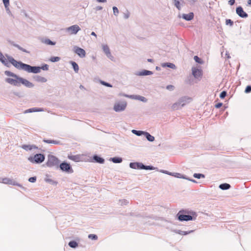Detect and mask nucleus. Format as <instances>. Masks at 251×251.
Returning a JSON list of instances; mask_svg holds the SVG:
<instances>
[{
	"mask_svg": "<svg viewBox=\"0 0 251 251\" xmlns=\"http://www.w3.org/2000/svg\"><path fill=\"white\" fill-rule=\"evenodd\" d=\"M9 63H11L18 69L23 70L28 73H38L40 72L39 67H32L21 62H18L11 57H9Z\"/></svg>",
	"mask_w": 251,
	"mask_h": 251,
	"instance_id": "f257e3e1",
	"label": "nucleus"
},
{
	"mask_svg": "<svg viewBox=\"0 0 251 251\" xmlns=\"http://www.w3.org/2000/svg\"><path fill=\"white\" fill-rule=\"evenodd\" d=\"M28 159L32 163H41L44 161L45 156L42 154L38 153L33 156H30Z\"/></svg>",
	"mask_w": 251,
	"mask_h": 251,
	"instance_id": "f03ea898",
	"label": "nucleus"
},
{
	"mask_svg": "<svg viewBox=\"0 0 251 251\" xmlns=\"http://www.w3.org/2000/svg\"><path fill=\"white\" fill-rule=\"evenodd\" d=\"M59 164V160L55 156H50L47 163V165L49 167L58 166Z\"/></svg>",
	"mask_w": 251,
	"mask_h": 251,
	"instance_id": "7ed1b4c3",
	"label": "nucleus"
},
{
	"mask_svg": "<svg viewBox=\"0 0 251 251\" xmlns=\"http://www.w3.org/2000/svg\"><path fill=\"white\" fill-rule=\"evenodd\" d=\"M126 106V103L125 101L116 102L114 106V110L116 112L123 111Z\"/></svg>",
	"mask_w": 251,
	"mask_h": 251,
	"instance_id": "20e7f679",
	"label": "nucleus"
},
{
	"mask_svg": "<svg viewBox=\"0 0 251 251\" xmlns=\"http://www.w3.org/2000/svg\"><path fill=\"white\" fill-rule=\"evenodd\" d=\"M80 30V28L76 25L71 26L66 29V30L69 32L70 34H76Z\"/></svg>",
	"mask_w": 251,
	"mask_h": 251,
	"instance_id": "39448f33",
	"label": "nucleus"
},
{
	"mask_svg": "<svg viewBox=\"0 0 251 251\" xmlns=\"http://www.w3.org/2000/svg\"><path fill=\"white\" fill-rule=\"evenodd\" d=\"M184 211H180L177 214L178 218L179 221H190L192 220V217L188 215L182 214Z\"/></svg>",
	"mask_w": 251,
	"mask_h": 251,
	"instance_id": "423d86ee",
	"label": "nucleus"
},
{
	"mask_svg": "<svg viewBox=\"0 0 251 251\" xmlns=\"http://www.w3.org/2000/svg\"><path fill=\"white\" fill-rule=\"evenodd\" d=\"M20 77L17 75L16 77L6 78V81L10 84L19 86L20 85Z\"/></svg>",
	"mask_w": 251,
	"mask_h": 251,
	"instance_id": "0eeeda50",
	"label": "nucleus"
},
{
	"mask_svg": "<svg viewBox=\"0 0 251 251\" xmlns=\"http://www.w3.org/2000/svg\"><path fill=\"white\" fill-rule=\"evenodd\" d=\"M192 75L196 78L201 77L202 75V71L201 69H198L197 68L193 67L192 69Z\"/></svg>",
	"mask_w": 251,
	"mask_h": 251,
	"instance_id": "6e6552de",
	"label": "nucleus"
},
{
	"mask_svg": "<svg viewBox=\"0 0 251 251\" xmlns=\"http://www.w3.org/2000/svg\"><path fill=\"white\" fill-rule=\"evenodd\" d=\"M74 49L75 53H76L79 57L83 58L85 56L86 52L83 49L78 47H75Z\"/></svg>",
	"mask_w": 251,
	"mask_h": 251,
	"instance_id": "1a4fd4ad",
	"label": "nucleus"
},
{
	"mask_svg": "<svg viewBox=\"0 0 251 251\" xmlns=\"http://www.w3.org/2000/svg\"><path fill=\"white\" fill-rule=\"evenodd\" d=\"M68 157L70 160L75 162H77L81 161V155L80 154L73 155L72 154H69Z\"/></svg>",
	"mask_w": 251,
	"mask_h": 251,
	"instance_id": "9d476101",
	"label": "nucleus"
},
{
	"mask_svg": "<svg viewBox=\"0 0 251 251\" xmlns=\"http://www.w3.org/2000/svg\"><path fill=\"white\" fill-rule=\"evenodd\" d=\"M236 13L242 18H246L248 17V14L243 10V9L241 6L237 7Z\"/></svg>",
	"mask_w": 251,
	"mask_h": 251,
	"instance_id": "9b49d317",
	"label": "nucleus"
},
{
	"mask_svg": "<svg viewBox=\"0 0 251 251\" xmlns=\"http://www.w3.org/2000/svg\"><path fill=\"white\" fill-rule=\"evenodd\" d=\"M60 169L63 171H69V170H71V172H73V170L71 169V167L69 164L67 163H62L60 165Z\"/></svg>",
	"mask_w": 251,
	"mask_h": 251,
	"instance_id": "f8f14e48",
	"label": "nucleus"
},
{
	"mask_svg": "<svg viewBox=\"0 0 251 251\" xmlns=\"http://www.w3.org/2000/svg\"><path fill=\"white\" fill-rule=\"evenodd\" d=\"M19 80L20 84L22 83L27 87L31 88L33 87L34 86V85L31 82H29V81L25 79L20 77V79Z\"/></svg>",
	"mask_w": 251,
	"mask_h": 251,
	"instance_id": "ddd939ff",
	"label": "nucleus"
},
{
	"mask_svg": "<svg viewBox=\"0 0 251 251\" xmlns=\"http://www.w3.org/2000/svg\"><path fill=\"white\" fill-rule=\"evenodd\" d=\"M0 60L5 65L8 66L9 57L6 59L1 52H0Z\"/></svg>",
	"mask_w": 251,
	"mask_h": 251,
	"instance_id": "4468645a",
	"label": "nucleus"
},
{
	"mask_svg": "<svg viewBox=\"0 0 251 251\" xmlns=\"http://www.w3.org/2000/svg\"><path fill=\"white\" fill-rule=\"evenodd\" d=\"M182 18L186 21H190L194 18V14L192 12H190L189 14H183L182 15Z\"/></svg>",
	"mask_w": 251,
	"mask_h": 251,
	"instance_id": "2eb2a0df",
	"label": "nucleus"
},
{
	"mask_svg": "<svg viewBox=\"0 0 251 251\" xmlns=\"http://www.w3.org/2000/svg\"><path fill=\"white\" fill-rule=\"evenodd\" d=\"M102 49H103V51L105 52V53L108 57H109L111 56V53L110 51V50L107 45H103L102 46Z\"/></svg>",
	"mask_w": 251,
	"mask_h": 251,
	"instance_id": "dca6fc26",
	"label": "nucleus"
},
{
	"mask_svg": "<svg viewBox=\"0 0 251 251\" xmlns=\"http://www.w3.org/2000/svg\"><path fill=\"white\" fill-rule=\"evenodd\" d=\"M130 98H132V99H136V100H141L142 101H143V102H146L147 101V99L145 97H142V96H137V95H136V96H130Z\"/></svg>",
	"mask_w": 251,
	"mask_h": 251,
	"instance_id": "f3484780",
	"label": "nucleus"
},
{
	"mask_svg": "<svg viewBox=\"0 0 251 251\" xmlns=\"http://www.w3.org/2000/svg\"><path fill=\"white\" fill-rule=\"evenodd\" d=\"M22 148L25 150L28 151L31 150L32 149H37V147H36L35 145H24L22 146Z\"/></svg>",
	"mask_w": 251,
	"mask_h": 251,
	"instance_id": "a211bd4d",
	"label": "nucleus"
},
{
	"mask_svg": "<svg viewBox=\"0 0 251 251\" xmlns=\"http://www.w3.org/2000/svg\"><path fill=\"white\" fill-rule=\"evenodd\" d=\"M142 164L139 163H130V167L133 169H141Z\"/></svg>",
	"mask_w": 251,
	"mask_h": 251,
	"instance_id": "6ab92c4d",
	"label": "nucleus"
},
{
	"mask_svg": "<svg viewBox=\"0 0 251 251\" xmlns=\"http://www.w3.org/2000/svg\"><path fill=\"white\" fill-rule=\"evenodd\" d=\"M93 159L95 160V162L100 164L103 163L104 162V159L97 155L94 156Z\"/></svg>",
	"mask_w": 251,
	"mask_h": 251,
	"instance_id": "aec40b11",
	"label": "nucleus"
},
{
	"mask_svg": "<svg viewBox=\"0 0 251 251\" xmlns=\"http://www.w3.org/2000/svg\"><path fill=\"white\" fill-rule=\"evenodd\" d=\"M144 134H145L147 139L149 141L152 142L154 140V137L153 136L150 134L148 132H145V133H144Z\"/></svg>",
	"mask_w": 251,
	"mask_h": 251,
	"instance_id": "412c9836",
	"label": "nucleus"
},
{
	"mask_svg": "<svg viewBox=\"0 0 251 251\" xmlns=\"http://www.w3.org/2000/svg\"><path fill=\"white\" fill-rule=\"evenodd\" d=\"M42 42L48 45H54L55 44V42L51 41L49 39H45L42 41Z\"/></svg>",
	"mask_w": 251,
	"mask_h": 251,
	"instance_id": "4be33fe9",
	"label": "nucleus"
},
{
	"mask_svg": "<svg viewBox=\"0 0 251 251\" xmlns=\"http://www.w3.org/2000/svg\"><path fill=\"white\" fill-rule=\"evenodd\" d=\"M219 187L222 190H227L230 187V185L227 183H223L221 184Z\"/></svg>",
	"mask_w": 251,
	"mask_h": 251,
	"instance_id": "5701e85b",
	"label": "nucleus"
},
{
	"mask_svg": "<svg viewBox=\"0 0 251 251\" xmlns=\"http://www.w3.org/2000/svg\"><path fill=\"white\" fill-rule=\"evenodd\" d=\"M2 182L7 184H14L12 180L8 178H4L2 179Z\"/></svg>",
	"mask_w": 251,
	"mask_h": 251,
	"instance_id": "b1692460",
	"label": "nucleus"
},
{
	"mask_svg": "<svg viewBox=\"0 0 251 251\" xmlns=\"http://www.w3.org/2000/svg\"><path fill=\"white\" fill-rule=\"evenodd\" d=\"M69 245L71 248H75L78 246V244L75 241H72L69 243Z\"/></svg>",
	"mask_w": 251,
	"mask_h": 251,
	"instance_id": "393cba45",
	"label": "nucleus"
},
{
	"mask_svg": "<svg viewBox=\"0 0 251 251\" xmlns=\"http://www.w3.org/2000/svg\"><path fill=\"white\" fill-rule=\"evenodd\" d=\"M72 65L73 66V67L76 73H77L78 71V70H79V67H78V66L77 64V63H75V62H72Z\"/></svg>",
	"mask_w": 251,
	"mask_h": 251,
	"instance_id": "a878e982",
	"label": "nucleus"
},
{
	"mask_svg": "<svg viewBox=\"0 0 251 251\" xmlns=\"http://www.w3.org/2000/svg\"><path fill=\"white\" fill-rule=\"evenodd\" d=\"M42 111V110H41V109H38V108H31V109H29L25 111V113H26V112H37V111Z\"/></svg>",
	"mask_w": 251,
	"mask_h": 251,
	"instance_id": "bb28decb",
	"label": "nucleus"
},
{
	"mask_svg": "<svg viewBox=\"0 0 251 251\" xmlns=\"http://www.w3.org/2000/svg\"><path fill=\"white\" fill-rule=\"evenodd\" d=\"M43 141L45 143H49V144H57L58 142L54 140H44Z\"/></svg>",
	"mask_w": 251,
	"mask_h": 251,
	"instance_id": "cd10ccee",
	"label": "nucleus"
},
{
	"mask_svg": "<svg viewBox=\"0 0 251 251\" xmlns=\"http://www.w3.org/2000/svg\"><path fill=\"white\" fill-rule=\"evenodd\" d=\"M194 177L197 178H204L205 176L202 174L195 173L193 175Z\"/></svg>",
	"mask_w": 251,
	"mask_h": 251,
	"instance_id": "c85d7f7f",
	"label": "nucleus"
},
{
	"mask_svg": "<svg viewBox=\"0 0 251 251\" xmlns=\"http://www.w3.org/2000/svg\"><path fill=\"white\" fill-rule=\"evenodd\" d=\"M112 160L114 163H121L122 161V159L119 157H114Z\"/></svg>",
	"mask_w": 251,
	"mask_h": 251,
	"instance_id": "c756f323",
	"label": "nucleus"
},
{
	"mask_svg": "<svg viewBox=\"0 0 251 251\" xmlns=\"http://www.w3.org/2000/svg\"><path fill=\"white\" fill-rule=\"evenodd\" d=\"M5 74L6 75H7V76H12L13 77H17V75L14 74V73L10 72V71H5Z\"/></svg>",
	"mask_w": 251,
	"mask_h": 251,
	"instance_id": "7c9ffc66",
	"label": "nucleus"
},
{
	"mask_svg": "<svg viewBox=\"0 0 251 251\" xmlns=\"http://www.w3.org/2000/svg\"><path fill=\"white\" fill-rule=\"evenodd\" d=\"M194 59L195 61L198 63H200V64L203 63V61H202V60L201 58H200L198 56H195L194 57Z\"/></svg>",
	"mask_w": 251,
	"mask_h": 251,
	"instance_id": "2f4dec72",
	"label": "nucleus"
},
{
	"mask_svg": "<svg viewBox=\"0 0 251 251\" xmlns=\"http://www.w3.org/2000/svg\"><path fill=\"white\" fill-rule=\"evenodd\" d=\"M180 105L179 103H175L172 106V109L173 110H176L178 108Z\"/></svg>",
	"mask_w": 251,
	"mask_h": 251,
	"instance_id": "473e14b6",
	"label": "nucleus"
},
{
	"mask_svg": "<svg viewBox=\"0 0 251 251\" xmlns=\"http://www.w3.org/2000/svg\"><path fill=\"white\" fill-rule=\"evenodd\" d=\"M163 66H167L172 69H174L176 67L175 65L171 63H167Z\"/></svg>",
	"mask_w": 251,
	"mask_h": 251,
	"instance_id": "72a5a7b5",
	"label": "nucleus"
},
{
	"mask_svg": "<svg viewBox=\"0 0 251 251\" xmlns=\"http://www.w3.org/2000/svg\"><path fill=\"white\" fill-rule=\"evenodd\" d=\"M132 132L136 134L137 135H138V136H140L141 135V134H144V133H145L143 131H137V130H132Z\"/></svg>",
	"mask_w": 251,
	"mask_h": 251,
	"instance_id": "f704fd0d",
	"label": "nucleus"
},
{
	"mask_svg": "<svg viewBox=\"0 0 251 251\" xmlns=\"http://www.w3.org/2000/svg\"><path fill=\"white\" fill-rule=\"evenodd\" d=\"M60 60L59 57H51L50 60L52 62L58 61Z\"/></svg>",
	"mask_w": 251,
	"mask_h": 251,
	"instance_id": "c9c22d12",
	"label": "nucleus"
},
{
	"mask_svg": "<svg viewBox=\"0 0 251 251\" xmlns=\"http://www.w3.org/2000/svg\"><path fill=\"white\" fill-rule=\"evenodd\" d=\"M88 238L92 240H97L98 237L95 234H91L88 235Z\"/></svg>",
	"mask_w": 251,
	"mask_h": 251,
	"instance_id": "e433bc0d",
	"label": "nucleus"
},
{
	"mask_svg": "<svg viewBox=\"0 0 251 251\" xmlns=\"http://www.w3.org/2000/svg\"><path fill=\"white\" fill-rule=\"evenodd\" d=\"M175 6L179 9L180 8V0H174Z\"/></svg>",
	"mask_w": 251,
	"mask_h": 251,
	"instance_id": "4c0bfd02",
	"label": "nucleus"
},
{
	"mask_svg": "<svg viewBox=\"0 0 251 251\" xmlns=\"http://www.w3.org/2000/svg\"><path fill=\"white\" fill-rule=\"evenodd\" d=\"M226 25H229L230 26H232L233 22L230 19H226Z\"/></svg>",
	"mask_w": 251,
	"mask_h": 251,
	"instance_id": "58836bf2",
	"label": "nucleus"
},
{
	"mask_svg": "<svg viewBox=\"0 0 251 251\" xmlns=\"http://www.w3.org/2000/svg\"><path fill=\"white\" fill-rule=\"evenodd\" d=\"M3 2L5 8H8L9 5V0H3Z\"/></svg>",
	"mask_w": 251,
	"mask_h": 251,
	"instance_id": "ea45409f",
	"label": "nucleus"
},
{
	"mask_svg": "<svg viewBox=\"0 0 251 251\" xmlns=\"http://www.w3.org/2000/svg\"><path fill=\"white\" fill-rule=\"evenodd\" d=\"M100 83L102 84V85L107 86V87H112V86L111 84H110L109 83H108L106 82H104L103 81H100Z\"/></svg>",
	"mask_w": 251,
	"mask_h": 251,
	"instance_id": "a19ab883",
	"label": "nucleus"
},
{
	"mask_svg": "<svg viewBox=\"0 0 251 251\" xmlns=\"http://www.w3.org/2000/svg\"><path fill=\"white\" fill-rule=\"evenodd\" d=\"M113 10L114 14L115 15H117L119 13L118 9L116 7L114 6L113 7Z\"/></svg>",
	"mask_w": 251,
	"mask_h": 251,
	"instance_id": "79ce46f5",
	"label": "nucleus"
},
{
	"mask_svg": "<svg viewBox=\"0 0 251 251\" xmlns=\"http://www.w3.org/2000/svg\"><path fill=\"white\" fill-rule=\"evenodd\" d=\"M40 68V70L42 69L43 70H48L49 69V66L47 64H45L43 66H42Z\"/></svg>",
	"mask_w": 251,
	"mask_h": 251,
	"instance_id": "37998d69",
	"label": "nucleus"
},
{
	"mask_svg": "<svg viewBox=\"0 0 251 251\" xmlns=\"http://www.w3.org/2000/svg\"><path fill=\"white\" fill-rule=\"evenodd\" d=\"M141 169H146V170L152 169V167H151L150 166H144L143 164H142Z\"/></svg>",
	"mask_w": 251,
	"mask_h": 251,
	"instance_id": "c03bdc74",
	"label": "nucleus"
},
{
	"mask_svg": "<svg viewBox=\"0 0 251 251\" xmlns=\"http://www.w3.org/2000/svg\"><path fill=\"white\" fill-rule=\"evenodd\" d=\"M226 91H223L220 94V97L221 99H224L226 96Z\"/></svg>",
	"mask_w": 251,
	"mask_h": 251,
	"instance_id": "a18cd8bd",
	"label": "nucleus"
},
{
	"mask_svg": "<svg viewBox=\"0 0 251 251\" xmlns=\"http://www.w3.org/2000/svg\"><path fill=\"white\" fill-rule=\"evenodd\" d=\"M36 180V177L35 176L31 177L28 179V181L31 182H35Z\"/></svg>",
	"mask_w": 251,
	"mask_h": 251,
	"instance_id": "49530a36",
	"label": "nucleus"
},
{
	"mask_svg": "<svg viewBox=\"0 0 251 251\" xmlns=\"http://www.w3.org/2000/svg\"><path fill=\"white\" fill-rule=\"evenodd\" d=\"M251 91V86H247L246 89H245V92L246 93H248Z\"/></svg>",
	"mask_w": 251,
	"mask_h": 251,
	"instance_id": "de8ad7c7",
	"label": "nucleus"
},
{
	"mask_svg": "<svg viewBox=\"0 0 251 251\" xmlns=\"http://www.w3.org/2000/svg\"><path fill=\"white\" fill-rule=\"evenodd\" d=\"M151 72L149 71H145L144 72H143L141 75H151Z\"/></svg>",
	"mask_w": 251,
	"mask_h": 251,
	"instance_id": "09e8293b",
	"label": "nucleus"
},
{
	"mask_svg": "<svg viewBox=\"0 0 251 251\" xmlns=\"http://www.w3.org/2000/svg\"><path fill=\"white\" fill-rule=\"evenodd\" d=\"M222 104H223L222 103H221V102L218 103L215 105V107L217 108H219L222 106Z\"/></svg>",
	"mask_w": 251,
	"mask_h": 251,
	"instance_id": "8fccbe9b",
	"label": "nucleus"
},
{
	"mask_svg": "<svg viewBox=\"0 0 251 251\" xmlns=\"http://www.w3.org/2000/svg\"><path fill=\"white\" fill-rule=\"evenodd\" d=\"M235 3V0H229L228 1V3L230 5H232L234 4Z\"/></svg>",
	"mask_w": 251,
	"mask_h": 251,
	"instance_id": "3c124183",
	"label": "nucleus"
},
{
	"mask_svg": "<svg viewBox=\"0 0 251 251\" xmlns=\"http://www.w3.org/2000/svg\"><path fill=\"white\" fill-rule=\"evenodd\" d=\"M39 80L42 82H46L47 81V79L43 77H41L40 78Z\"/></svg>",
	"mask_w": 251,
	"mask_h": 251,
	"instance_id": "603ef678",
	"label": "nucleus"
},
{
	"mask_svg": "<svg viewBox=\"0 0 251 251\" xmlns=\"http://www.w3.org/2000/svg\"><path fill=\"white\" fill-rule=\"evenodd\" d=\"M167 88L168 89H173L174 88V86L173 85H168L167 86Z\"/></svg>",
	"mask_w": 251,
	"mask_h": 251,
	"instance_id": "864d4df0",
	"label": "nucleus"
},
{
	"mask_svg": "<svg viewBox=\"0 0 251 251\" xmlns=\"http://www.w3.org/2000/svg\"><path fill=\"white\" fill-rule=\"evenodd\" d=\"M97 1L99 2H105L106 0H97Z\"/></svg>",
	"mask_w": 251,
	"mask_h": 251,
	"instance_id": "5fc2aeb1",
	"label": "nucleus"
},
{
	"mask_svg": "<svg viewBox=\"0 0 251 251\" xmlns=\"http://www.w3.org/2000/svg\"><path fill=\"white\" fill-rule=\"evenodd\" d=\"M248 4L250 5H251V0H248Z\"/></svg>",
	"mask_w": 251,
	"mask_h": 251,
	"instance_id": "6e6d98bb",
	"label": "nucleus"
},
{
	"mask_svg": "<svg viewBox=\"0 0 251 251\" xmlns=\"http://www.w3.org/2000/svg\"><path fill=\"white\" fill-rule=\"evenodd\" d=\"M91 35H93V36H95V37H96V36H97V35H96V33H95L94 32H92L91 33Z\"/></svg>",
	"mask_w": 251,
	"mask_h": 251,
	"instance_id": "4d7b16f0",
	"label": "nucleus"
},
{
	"mask_svg": "<svg viewBox=\"0 0 251 251\" xmlns=\"http://www.w3.org/2000/svg\"><path fill=\"white\" fill-rule=\"evenodd\" d=\"M148 62H153V60H152V59H148Z\"/></svg>",
	"mask_w": 251,
	"mask_h": 251,
	"instance_id": "13d9d810",
	"label": "nucleus"
},
{
	"mask_svg": "<svg viewBox=\"0 0 251 251\" xmlns=\"http://www.w3.org/2000/svg\"><path fill=\"white\" fill-rule=\"evenodd\" d=\"M97 9H98V10H101V9H102V7H100H100H97Z\"/></svg>",
	"mask_w": 251,
	"mask_h": 251,
	"instance_id": "bf43d9fd",
	"label": "nucleus"
},
{
	"mask_svg": "<svg viewBox=\"0 0 251 251\" xmlns=\"http://www.w3.org/2000/svg\"><path fill=\"white\" fill-rule=\"evenodd\" d=\"M19 49H20L21 50L24 51H25V50H23V49H22L20 47H19Z\"/></svg>",
	"mask_w": 251,
	"mask_h": 251,
	"instance_id": "052dcab7",
	"label": "nucleus"
},
{
	"mask_svg": "<svg viewBox=\"0 0 251 251\" xmlns=\"http://www.w3.org/2000/svg\"><path fill=\"white\" fill-rule=\"evenodd\" d=\"M80 88H83V86H82V85H80Z\"/></svg>",
	"mask_w": 251,
	"mask_h": 251,
	"instance_id": "680f3d73",
	"label": "nucleus"
},
{
	"mask_svg": "<svg viewBox=\"0 0 251 251\" xmlns=\"http://www.w3.org/2000/svg\"><path fill=\"white\" fill-rule=\"evenodd\" d=\"M177 175H180L179 174H177ZM178 177H180L178 176H177Z\"/></svg>",
	"mask_w": 251,
	"mask_h": 251,
	"instance_id": "e2e57ef3",
	"label": "nucleus"
},
{
	"mask_svg": "<svg viewBox=\"0 0 251 251\" xmlns=\"http://www.w3.org/2000/svg\"><path fill=\"white\" fill-rule=\"evenodd\" d=\"M193 182H196V181L195 180H192Z\"/></svg>",
	"mask_w": 251,
	"mask_h": 251,
	"instance_id": "0e129e2a",
	"label": "nucleus"
}]
</instances>
